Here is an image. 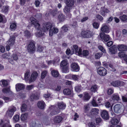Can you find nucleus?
Segmentation results:
<instances>
[{
    "mask_svg": "<svg viewBox=\"0 0 127 127\" xmlns=\"http://www.w3.org/2000/svg\"><path fill=\"white\" fill-rule=\"evenodd\" d=\"M45 104L43 101H39L37 103V105L39 108L42 109H44Z\"/></svg>",
    "mask_w": 127,
    "mask_h": 127,
    "instance_id": "nucleus-23",
    "label": "nucleus"
},
{
    "mask_svg": "<svg viewBox=\"0 0 127 127\" xmlns=\"http://www.w3.org/2000/svg\"><path fill=\"white\" fill-rule=\"evenodd\" d=\"M16 24L14 23L12 24L10 26V29L12 30H14L16 29Z\"/></svg>",
    "mask_w": 127,
    "mask_h": 127,
    "instance_id": "nucleus-48",
    "label": "nucleus"
},
{
    "mask_svg": "<svg viewBox=\"0 0 127 127\" xmlns=\"http://www.w3.org/2000/svg\"><path fill=\"white\" fill-rule=\"evenodd\" d=\"M40 2L38 0H36L35 1V4L36 7H39L40 4Z\"/></svg>",
    "mask_w": 127,
    "mask_h": 127,
    "instance_id": "nucleus-63",
    "label": "nucleus"
},
{
    "mask_svg": "<svg viewBox=\"0 0 127 127\" xmlns=\"http://www.w3.org/2000/svg\"><path fill=\"white\" fill-rule=\"evenodd\" d=\"M97 73L100 75L104 76L107 74V71L106 70L104 67H100L98 69Z\"/></svg>",
    "mask_w": 127,
    "mask_h": 127,
    "instance_id": "nucleus-7",
    "label": "nucleus"
},
{
    "mask_svg": "<svg viewBox=\"0 0 127 127\" xmlns=\"http://www.w3.org/2000/svg\"><path fill=\"white\" fill-rule=\"evenodd\" d=\"M16 110V108L14 106L12 107L9 109L6 115V116L7 118L11 119Z\"/></svg>",
    "mask_w": 127,
    "mask_h": 127,
    "instance_id": "nucleus-2",
    "label": "nucleus"
},
{
    "mask_svg": "<svg viewBox=\"0 0 127 127\" xmlns=\"http://www.w3.org/2000/svg\"><path fill=\"white\" fill-rule=\"evenodd\" d=\"M60 60V58H57V60H56L55 59V61H47L46 62L47 64L49 65L51 64H53L54 65L55 63H58L59 62Z\"/></svg>",
    "mask_w": 127,
    "mask_h": 127,
    "instance_id": "nucleus-25",
    "label": "nucleus"
},
{
    "mask_svg": "<svg viewBox=\"0 0 127 127\" xmlns=\"http://www.w3.org/2000/svg\"><path fill=\"white\" fill-rule=\"evenodd\" d=\"M34 87L33 85H27L26 86V89L28 90H30L32 89Z\"/></svg>",
    "mask_w": 127,
    "mask_h": 127,
    "instance_id": "nucleus-59",
    "label": "nucleus"
},
{
    "mask_svg": "<svg viewBox=\"0 0 127 127\" xmlns=\"http://www.w3.org/2000/svg\"><path fill=\"white\" fill-rule=\"evenodd\" d=\"M35 47L34 42L32 41H31L28 45V50L30 53H32L35 50Z\"/></svg>",
    "mask_w": 127,
    "mask_h": 127,
    "instance_id": "nucleus-5",
    "label": "nucleus"
},
{
    "mask_svg": "<svg viewBox=\"0 0 127 127\" xmlns=\"http://www.w3.org/2000/svg\"><path fill=\"white\" fill-rule=\"evenodd\" d=\"M65 107V104L63 102L59 103L58 104V107L60 109H64Z\"/></svg>",
    "mask_w": 127,
    "mask_h": 127,
    "instance_id": "nucleus-32",
    "label": "nucleus"
},
{
    "mask_svg": "<svg viewBox=\"0 0 127 127\" xmlns=\"http://www.w3.org/2000/svg\"><path fill=\"white\" fill-rule=\"evenodd\" d=\"M90 108L89 104H88L84 106V110L85 112H87L89 110Z\"/></svg>",
    "mask_w": 127,
    "mask_h": 127,
    "instance_id": "nucleus-56",
    "label": "nucleus"
},
{
    "mask_svg": "<svg viewBox=\"0 0 127 127\" xmlns=\"http://www.w3.org/2000/svg\"><path fill=\"white\" fill-rule=\"evenodd\" d=\"M98 48L103 53H106V51L102 46L101 45H99L98 46Z\"/></svg>",
    "mask_w": 127,
    "mask_h": 127,
    "instance_id": "nucleus-55",
    "label": "nucleus"
},
{
    "mask_svg": "<svg viewBox=\"0 0 127 127\" xmlns=\"http://www.w3.org/2000/svg\"><path fill=\"white\" fill-rule=\"evenodd\" d=\"M102 55V53H97L95 55V58L96 59H98Z\"/></svg>",
    "mask_w": 127,
    "mask_h": 127,
    "instance_id": "nucleus-47",
    "label": "nucleus"
},
{
    "mask_svg": "<svg viewBox=\"0 0 127 127\" xmlns=\"http://www.w3.org/2000/svg\"><path fill=\"white\" fill-rule=\"evenodd\" d=\"M5 51V49L4 47L3 46H0V51L2 53H3Z\"/></svg>",
    "mask_w": 127,
    "mask_h": 127,
    "instance_id": "nucleus-62",
    "label": "nucleus"
},
{
    "mask_svg": "<svg viewBox=\"0 0 127 127\" xmlns=\"http://www.w3.org/2000/svg\"><path fill=\"white\" fill-rule=\"evenodd\" d=\"M30 24L32 25H33L36 29H38L40 28V25L38 21L33 17H31L30 19Z\"/></svg>",
    "mask_w": 127,
    "mask_h": 127,
    "instance_id": "nucleus-3",
    "label": "nucleus"
},
{
    "mask_svg": "<svg viewBox=\"0 0 127 127\" xmlns=\"http://www.w3.org/2000/svg\"><path fill=\"white\" fill-rule=\"evenodd\" d=\"M73 50H74L75 53L80 56L82 55V50L80 48L78 49V47L76 45H73Z\"/></svg>",
    "mask_w": 127,
    "mask_h": 127,
    "instance_id": "nucleus-9",
    "label": "nucleus"
},
{
    "mask_svg": "<svg viewBox=\"0 0 127 127\" xmlns=\"http://www.w3.org/2000/svg\"><path fill=\"white\" fill-rule=\"evenodd\" d=\"M28 114L27 113L22 114L21 116V119H26L28 118Z\"/></svg>",
    "mask_w": 127,
    "mask_h": 127,
    "instance_id": "nucleus-38",
    "label": "nucleus"
},
{
    "mask_svg": "<svg viewBox=\"0 0 127 127\" xmlns=\"http://www.w3.org/2000/svg\"><path fill=\"white\" fill-rule=\"evenodd\" d=\"M62 31L64 32H66L68 30V28L67 26L64 25L62 28Z\"/></svg>",
    "mask_w": 127,
    "mask_h": 127,
    "instance_id": "nucleus-53",
    "label": "nucleus"
},
{
    "mask_svg": "<svg viewBox=\"0 0 127 127\" xmlns=\"http://www.w3.org/2000/svg\"><path fill=\"white\" fill-rule=\"evenodd\" d=\"M120 19L123 21H126L127 19V16L125 15H123L120 17Z\"/></svg>",
    "mask_w": 127,
    "mask_h": 127,
    "instance_id": "nucleus-50",
    "label": "nucleus"
},
{
    "mask_svg": "<svg viewBox=\"0 0 127 127\" xmlns=\"http://www.w3.org/2000/svg\"><path fill=\"white\" fill-rule=\"evenodd\" d=\"M9 84V82L6 80L2 79L0 81V85L2 87H6Z\"/></svg>",
    "mask_w": 127,
    "mask_h": 127,
    "instance_id": "nucleus-19",
    "label": "nucleus"
},
{
    "mask_svg": "<svg viewBox=\"0 0 127 127\" xmlns=\"http://www.w3.org/2000/svg\"><path fill=\"white\" fill-rule=\"evenodd\" d=\"M90 98V96L89 94L86 92L84 93V95L83 97V99L84 100L88 101Z\"/></svg>",
    "mask_w": 127,
    "mask_h": 127,
    "instance_id": "nucleus-29",
    "label": "nucleus"
},
{
    "mask_svg": "<svg viewBox=\"0 0 127 127\" xmlns=\"http://www.w3.org/2000/svg\"><path fill=\"white\" fill-rule=\"evenodd\" d=\"M119 96L117 95L114 94L112 95V99L113 100H115L117 101H118L119 99Z\"/></svg>",
    "mask_w": 127,
    "mask_h": 127,
    "instance_id": "nucleus-44",
    "label": "nucleus"
},
{
    "mask_svg": "<svg viewBox=\"0 0 127 127\" xmlns=\"http://www.w3.org/2000/svg\"><path fill=\"white\" fill-rule=\"evenodd\" d=\"M2 127H12L11 125L8 123H6L3 125Z\"/></svg>",
    "mask_w": 127,
    "mask_h": 127,
    "instance_id": "nucleus-64",
    "label": "nucleus"
},
{
    "mask_svg": "<svg viewBox=\"0 0 127 127\" xmlns=\"http://www.w3.org/2000/svg\"><path fill=\"white\" fill-rule=\"evenodd\" d=\"M118 49L120 51H125L127 50V46L124 44H119L118 45Z\"/></svg>",
    "mask_w": 127,
    "mask_h": 127,
    "instance_id": "nucleus-17",
    "label": "nucleus"
},
{
    "mask_svg": "<svg viewBox=\"0 0 127 127\" xmlns=\"http://www.w3.org/2000/svg\"><path fill=\"white\" fill-rule=\"evenodd\" d=\"M71 6L66 5L64 9V11L65 13L69 12L71 9Z\"/></svg>",
    "mask_w": 127,
    "mask_h": 127,
    "instance_id": "nucleus-37",
    "label": "nucleus"
},
{
    "mask_svg": "<svg viewBox=\"0 0 127 127\" xmlns=\"http://www.w3.org/2000/svg\"><path fill=\"white\" fill-rule=\"evenodd\" d=\"M88 125L89 127H96L95 123L93 122H89Z\"/></svg>",
    "mask_w": 127,
    "mask_h": 127,
    "instance_id": "nucleus-57",
    "label": "nucleus"
},
{
    "mask_svg": "<svg viewBox=\"0 0 127 127\" xmlns=\"http://www.w3.org/2000/svg\"><path fill=\"white\" fill-rule=\"evenodd\" d=\"M40 28V27L38 29H36L37 31L35 34L36 37H41L44 34L43 32L41 31L42 29H41Z\"/></svg>",
    "mask_w": 127,
    "mask_h": 127,
    "instance_id": "nucleus-15",
    "label": "nucleus"
},
{
    "mask_svg": "<svg viewBox=\"0 0 127 127\" xmlns=\"http://www.w3.org/2000/svg\"><path fill=\"white\" fill-rule=\"evenodd\" d=\"M10 88L9 87L7 88H3L2 90V92L4 93H7L10 92Z\"/></svg>",
    "mask_w": 127,
    "mask_h": 127,
    "instance_id": "nucleus-36",
    "label": "nucleus"
},
{
    "mask_svg": "<svg viewBox=\"0 0 127 127\" xmlns=\"http://www.w3.org/2000/svg\"><path fill=\"white\" fill-rule=\"evenodd\" d=\"M126 54L124 52H120L118 53L119 56L120 58H124Z\"/></svg>",
    "mask_w": 127,
    "mask_h": 127,
    "instance_id": "nucleus-54",
    "label": "nucleus"
},
{
    "mask_svg": "<svg viewBox=\"0 0 127 127\" xmlns=\"http://www.w3.org/2000/svg\"><path fill=\"white\" fill-rule=\"evenodd\" d=\"M89 54V51L86 50H83V51L82 55L83 56L86 57L88 56Z\"/></svg>",
    "mask_w": 127,
    "mask_h": 127,
    "instance_id": "nucleus-43",
    "label": "nucleus"
},
{
    "mask_svg": "<svg viewBox=\"0 0 127 127\" xmlns=\"http://www.w3.org/2000/svg\"><path fill=\"white\" fill-rule=\"evenodd\" d=\"M47 71H44L42 72L41 75V77L42 79L44 78L46 76L47 73Z\"/></svg>",
    "mask_w": 127,
    "mask_h": 127,
    "instance_id": "nucleus-45",
    "label": "nucleus"
},
{
    "mask_svg": "<svg viewBox=\"0 0 127 127\" xmlns=\"http://www.w3.org/2000/svg\"><path fill=\"white\" fill-rule=\"evenodd\" d=\"M75 89L77 92H79L81 91V88L80 86H77L75 87Z\"/></svg>",
    "mask_w": 127,
    "mask_h": 127,
    "instance_id": "nucleus-61",
    "label": "nucleus"
},
{
    "mask_svg": "<svg viewBox=\"0 0 127 127\" xmlns=\"http://www.w3.org/2000/svg\"><path fill=\"white\" fill-rule=\"evenodd\" d=\"M118 120H111V124L113 125H115L117 124L119 122Z\"/></svg>",
    "mask_w": 127,
    "mask_h": 127,
    "instance_id": "nucleus-40",
    "label": "nucleus"
},
{
    "mask_svg": "<svg viewBox=\"0 0 127 127\" xmlns=\"http://www.w3.org/2000/svg\"><path fill=\"white\" fill-rule=\"evenodd\" d=\"M97 88V86L96 85H94L92 86L91 89V90L92 92H95L96 91Z\"/></svg>",
    "mask_w": 127,
    "mask_h": 127,
    "instance_id": "nucleus-42",
    "label": "nucleus"
},
{
    "mask_svg": "<svg viewBox=\"0 0 127 127\" xmlns=\"http://www.w3.org/2000/svg\"><path fill=\"white\" fill-rule=\"evenodd\" d=\"M109 50L111 54H114L117 52V49L116 46H113L109 48Z\"/></svg>",
    "mask_w": 127,
    "mask_h": 127,
    "instance_id": "nucleus-22",
    "label": "nucleus"
},
{
    "mask_svg": "<svg viewBox=\"0 0 127 127\" xmlns=\"http://www.w3.org/2000/svg\"><path fill=\"white\" fill-rule=\"evenodd\" d=\"M93 25L94 28L96 29H97L99 26L98 24L95 22L93 23Z\"/></svg>",
    "mask_w": 127,
    "mask_h": 127,
    "instance_id": "nucleus-58",
    "label": "nucleus"
},
{
    "mask_svg": "<svg viewBox=\"0 0 127 127\" xmlns=\"http://www.w3.org/2000/svg\"><path fill=\"white\" fill-rule=\"evenodd\" d=\"M121 82L119 80H117L112 82L111 83V84L115 87H117L120 86Z\"/></svg>",
    "mask_w": 127,
    "mask_h": 127,
    "instance_id": "nucleus-24",
    "label": "nucleus"
},
{
    "mask_svg": "<svg viewBox=\"0 0 127 127\" xmlns=\"http://www.w3.org/2000/svg\"><path fill=\"white\" fill-rule=\"evenodd\" d=\"M43 30L44 32L49 30V34L50 36H52L54 34L57 33L59 32V30L57 28L52 26L51 24L49 23H46L44 25Z\"/></svg>",
    "mask_w": 127,
    "mask_h": 127,
    "instance_id": "nucleus-1",
    "label": "nucleus"
},
{
    "mask_svg": "<svg viewBox=\"0 0 127 127\" xmlns=\"http://www.w3.org/2000/svg\"><path fill=\"white\" fill-rule=\"evenodd\" d=\"M27 109V106L26 104H23L21 108V111L22 112H25Z\"/></svg>",
    "mask_w": 127,
    "mask_h": 127,
    "instance_id": "nucleus-39",
    "label": "nucleus"
},
{
    "mask_svg": "<svg viewBox=\"0 0 127 127\" xmlns=\"http://www.w3.org/2000/svg\"><path fill=\"white\" fill-rule=\"evenodd\" d=\"M65 115L64 114H62L61 116H57L55 117V119H63L65 118Z\"/></svg>",
    "mask_w": 127,
    "mask_h": 127,
    "instance_id": "nucleus-46",
    "label": "nucleus"
},
{
    "mask_svg": "<svg viewBox=\"0 0 127 127\" xmlns=\"http://www.w3.org/2000/svg\"><path fill=\"white\" fill-rule=\"evenodd\" d=\"M51 73L52 76L54 77H57L59 75V73L56 70H52L51 71Z\"/></svg>",
    "mask_w": 127,
    "mask_h": 127,
    "instance_id": "nucleus-26",
    "label": "nucleus"
},
{
    "mask_svg": "<svg viewBox=\"0 0 127 127\" xmlns=\"http://www.w3.org/2000/svg\"><path fill=\"white\" fill-rule=\"evenodd\" d=\"M24 36L28 38H29L32 36L31 33L28 31H26L24 32Z\"/></svg>",
    "mask_w": 127,
    "mask_h": 127,
    "instance_id": "nucleus-34",
    "label": "nucleus"
},
{
    "mask_svg": "<svg viewBox=\"0 0 127 127\" xmlns=\"http://www.w3.org/2000/svg\"><path fill=\"white\" fill-rule=\"evenodd\" d=\"M101 30L102 32L106 33H108L109 32V27L105 24L102 25Z\"/></svg>",
    "mask_w": 127,
    "mask_h": 127,
    "instance_id": "nucleus-16",
    "label": "nucleus"
},
{
    "mask_svg": "<svg viewBox=\"0 0 127 127\" xmlns=\"http://www.w3.org/2000/svg\"><path fill=\"white\" fill-rule=\"evenodd\" d=\"M8 9L9 7L8 6H3L2 10V11L3 12L6 13L8 11Z\"/></svg>",
    "mask_w": 127,
    "mask_h": 127,
    "instance_id": "nucleus-49",
    "label": "nucleus"
},
{
    "mask_svg": "<svg viewBox=\"0 0 127 127\" xmlns=\"http://www.w3.org/2000/svg\"><path fill=\"white\" fill-rule=\"evenodd\" d=\"M2 57L4 59H8L9 62L11 64H14L13 60L10 59L11 58V54L10 53L4 54L2 55Z\"/></svg>",
    "mask_w": 127,
    "mask_h": 127,
    "instance_id": "nucleus-12",
    "label": "nucleus"
},
{
    "mask_svg": "<svg viewBox=\"0 0 127 127\" xmlns=\"http://www.w3.org/2000/svg\"><path fill=\"white\" fill-rule=\"evenodd\" d=\"M58 13L59 14L58 16V20L60 22L63 21L65 19L64 16L60 11L58 12Z\"/></svg>",
    "mask_w": 127,
    "mask_h": 127,
    "instance_id": "nucleus-20",
    "label": "nucleus"
},
{
    "mask_svg": "<svg viewBox=\"0 0 127 127\" xmlns=\"http://www.w3.org/2000/svg\"><path fill=\"white\" fill-rule=\"evenodd\" d=\"M99 110L96 108L92 109L91 111V113L92 114L97 115L98 113Z\"/></svg>",
    "mask_w": 127,
    "mask_h": 127,
    "instance_id": "nucleus-31",
    "label": "nucleus"
},
{
    "mask_svg": "<svg viewBox=\"0 0 127 127\" xmlns=\"http://www.w3.org/2000/svg\"><path fill=\"white\" fill-rule=\"evenodd\" d=\"M72 68L74 71H78L80 69V67L78 65L75 63H73L72 64Z\"/></svg>",
    "mask_w": 127,
    "mask_h": 127,
    "instance_id": "nucleus-21",
    "label": "nucleus"
},
{
    "mask_svg": "<svg viewBox=\"0 0 127 127\" xmlns=\"http://www.w3.org/2000/svg\"><path fill=\"white\" fill-rule=\"evenodd\" d=\"M101 115L102 118L104 119H108L109 118L108 113L106 110H103L101 112Z\"/></svg>",
    "mask_w": 127,
    "mask_h": 127,
    "instance_id": "nucleus-18",
    "label": "nucleus"
},
{
    "mask_svg": "<svg viewBox=\"0 0 127 127\" xmlns=\"http://www.w3.org/2000/svg\"><path fill=\"white\" fill-rule=\"evenodd\" d=\"M69 66L62 67V71L63 73H67L69 72Z\"/></svg>",
    "mask_w": 127,
    "mask_h": 127,
    "instance_id": "nucleus-27",
    "label": "nucleus"
},
{
    "mask_svg": "<svg viewBox=\"0 0 127 127\" xmlns=\"http://www.w3.org/2000/svg\"><path fill=\"white\" fill-rule=\"evenodd\" d=\"M15 42V37L14 36H12L10 37L9 39L6 42L7 45H9L10 46H12L14 44Z\"/></svg>",
    "mask_w": 127,
    "mask_h": 127,
    "instance_id": "nucleus-14",
    "label": "nucleus"
},
{
    "mask_svg": "<svg viewBox=\"0 0 127 127\" xmlns=\"http://www.w3.org/2000/svg\"><path fill=\"white\" fill-rule=\"evenodd\" d=\"M43 120V121H42V122H43V123H42L41 124H36L35 121L33 122L32 120H31L29 123L30 125L32 127H43V124L46 125H47L46 123H44V122H46V121L44 120Z\"/></svg>",
    "mask_w": 127,
    "mask_h": 127,
    "instance_id": "nucleus-6",
    "label": "nucleus"
},
{
    "mask_svg": "<svg viewBox=\"0 0 127 127\" xmlns=\"http://www.w3.org/2000/svg\"><path fill=\"white\" fill-rule=\"evenodd\" d=\"M109 12V11L106 9L104 8L101 11V14L103 16H104L106 13Z\"/></svg>",
    "mask_w": 127,
    "mask_h": 127,
    "instance_id": "nucleus-33",
    "label": "nucleus"
},
{
    "mask_svg": "<svg viewBox=\"0 0 127 127\" xmlns=\"http://www.w3.org/2000/svg\"><path fill=\"white\" fill-rule=\"evenodd\" d=\"M25 87V85L22 83H17L15 85V89L16 91L17 92L21 90L24 89Z\"/></svg>",
    "mask_w": 127,
    "mask_h": 127,
    "instance_id": "nucleus-11",
    "label": "nucleus"
},
{
    "mask_svg": "<svg viewBox=\"0 0 127 127\" xmlns=\"http://www.w3.org/2000/svg\"><path fill=\"white\" fill-rule=\"evenodd\" d=\"M30 73L29 72H27L25 74L24 78L26 81H29Z\"/></svg>",
    "mask_w": 127,
    "mask_h": 127,
    "instance_id": "nucleus-35",
    "label": "nucleus"
},
{
    "mask_svg": "<svg viewBox=\"0 0 127 127\" xmlns=\"http://www.w3.org/2000/svg\"><path fill=\"white\" fill-rule=\"evenodd\" d=\"M38 76V74L36 71H33L31 74L29 79V83L34 82Z\"/></svg>",
    "mask_w": 127,
    "mask_h": 127,
    "instance_id": "nucleus-4",
    "label": "nucleus"
},
{
    "mask_svg": "<svg viewBox=\"0 0 127 127\" xmlns=\"http://www.w3.org/2000/svg\"><path fill=\"white\" fill-rule=\"evenodd\" d=\"M44 97L46 99H48L49 98H50L52 97L51 95L49 93L45 94L44 95Z\"/></svg>",
    "mask_w": 127,
    "mask_h": 127,
    "instance_id": "nucleus-52",
    "label": "nucleus"
},
{
    "mask_svg": "<svg viewBox=\"0 0 127 127\" xmlns=\"http://www.w3.org/2000/svg\"><path fill=\"white\" fill-rule=\"evenodd\" d=\"M71 0H66V5L71 6Z\"/></svg>",
    "mask_w": 127,
    "mask_h": 127,
    "instance_id": "nucleus-60",
    "label": "nucleus"
},
{
    "mask_svg": "<svg viewBox=\"0 0 127 127\" xmlns=\"http://www.w3.org/2000/svg\"><path fill=\"white\" fill-rule=\"evenodd\" d=\"M63 93L65 95H69L71 94V90L69 89H66L64 90Z\"/></svg>",
    "mask_w": 127,
    "mask_h": 127,
    "instance_id": "nucleus-30",
    "label": "nucleus"
},
{
    "mask_svg": "<svg viewBox=\"0 0 127 127\" xmlns=\"http://www.w3.org/2000/svg\"><path fill=\"white\" fill-rule=\"evenodd\" d=\"M122 105L120 104H116L114 107V111L116 113H119L121 110Z\"/></svg>",
    "mask_w": 127,
    "mask_h": 127,
    "instance_id": "nucleus-13",
    "label": "nucleus"
},
{
    "mask_svg": "<svg viewBox=\"0 0 127 127\" xmlns=\"http://www.w3.org/2000/svg\"><path fill=\"white\" fill-rule=\"evenodd\" d=\"M60 66L62 67L66 66H69V64L67 61L64 60L62 61L60 63Z\"/></svg>",
    "mask_w": 127,
    "mask_h": 127,
    "instance_id": "nucleus-28",
    "label": "nucleus"
},
{
    "mask_svg": "<svg viewBox=\"0 0 127 127\" xmlns=\"http://www.w3.org/2000/svg\"><path fill=\"white\" fill-rule=\"evenodd\" d=\"M18 57L17 55L15 54H13L11 57V59H13L14 60L16 61L18 59Z\"/></svg>",
    "mask_w": 127,
    "mask_h": 127,
    "instance_id": "nucleus-51",
    "label": "nucleus"
},
{
    "mask_svg": "<svg viewBox=\"0 0 127 127\" xmlns=\"http://www.w3.org/2000/svg\"><path fill=\"white\" fill-rule=\"evenodd\" d=\"M82 36L84 38H89L93 35L92 32L89 31H83L81 32Z\"/></svg>",
    "mask_w": 127,
    "mask_h": 127,
    "instance_id": "nucleus-8",
    "label": "nucleus"
},
{
    "mask_svg": "<svg viewBox=\"0 0 127 127\" xmlns=\"http://www.w3.org/2000/svg\"><path fill=\"white\" fill-rule=\"evenodd\" d=\"M100 36L103 41L106 42L109 40L110 38L109 35L105 34L103 32L100 33Z\"/></svg>",
    "mask_w": 127,
    "mask_h": 127,
    "instance_id": "nucleus-10",
    "label": "nucleus"
},
{
    "mask_svg": "<svg viewBox=\"0 0 127 127\" xmlns=\"http://www.w3.org/2000/svg\"><path fill=\"white\" fill-rule=\"evenodd\" d=\"M39 98V96H36L32 94L30 96V99L31 101H33L34 99H37Z\"/></svg>",
    "mask_w": 127,
    "mask_h": 127,
    "instance_id": "nucleus-41",
    "label": "nucleus"
}]
</instances>
